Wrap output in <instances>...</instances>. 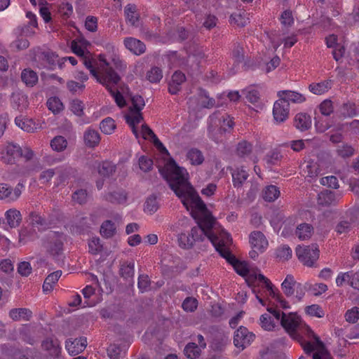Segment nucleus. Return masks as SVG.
<instances>
[{
  "mask_svg": "<svg viewBox=\"0 0 359 359\" xmlns=\"http://www.w3.org/2000/svg\"><path fill=\"white\" fill-rule=\"evenodd\" d=\"M340 113L344 117H353L359 114V109L355 103L348 102L341 106Z\"/></svg>",
  "mask_w": 359,
  "mask_h": 359,
  "instance_id": "c03bdc74",
  "label": "nucleus"
},
{
  "mask_svg": "<svg viewBox=\"0 0 359 359\" xmlns=\"http://www.w3.org/2000/svg\"><path fill=\"white\" fill-rule=\"evenodd\" d=\"M333 86V80L327 79L320 82H313L309 85V90L317 95H321L329 91Z\"/></svg>",
  "mask_w": 359,
  "mask_h": 359,
  "instance_id": "dca6fc26",
  "label": "nucleus"
},
{
  "mask_svg": "<svg viewBox=\"0 0 359 359\" xmlns=\"http://www.w3.org/2000/svg\"><path fill=\"white\" fill-rule=\"evenodd\" d=\"M29 223L33 226L46 228L48 226V223L40 215L35 212H31L29 215Z\"/></svg>",
  "mask_w": 359,
  "mask_h": 359,
  "instance_id": "8fccbe9b",
  "label": "nucleus"
},
{
  "mask_svg": "<svg viewBox=\"0 0 359 359\" xmlns=\"http://www.w3.org/2000/svg\"><path fill=\"white\" fill-rule=\"evenodd\" d=\"M120 275L126 280L132 278L134 276V263H123L120 268Z\"/></svg>",
  "mask_w": 359,
  "mask_h": 359,
  "instance_id": "5fc2aeb1",
  "label": "nucleus"
},
{
  "mask_svg": "<svg viewBox=\"0 0 359 359\" xmlns=\"http://www.w3.org/2000/svg\"><path fill=\"white\" fill-rule=\"evenodd\" d=\"M198 306V301L194 297H187L182 302V309L187 312L194 311Z\"/></svg>",
  "mask_w": 359,
  "mask_h": 359,
  "instance_id": "338daca9",
  "label": "nucleus"
},
{
  "mask_svg": "<svg viewBox=\"0 0 359 359\" xmlns=\"http://www.w3.org/2000/svg\"><path fill=\"white\" fill-rule=\"evenodd\" d=\"M90 53L88 51L87 52V55H86L85 57H82L81 59V60L82 61V63L83 64V65L88 69H89L90 74L95 78L97 76V74L99 71H97L95 68V65L96 63V61L94 59H90Z\"/></svg>",
  "mask_w": 359,
  "mask_h": 359,
  "instance_id": "4d7b16f0",
  "label": "nucleus"
},
{
  "mask_svg": "<svg viewBox=\"0 0 359 359\" xmlns=\"http://www.w3.org/2000/svg\"><path fill=\"white\" fill-rule=\"evenodd\" d=\"M201 101L197 104L196 108H212L215 104V100L209 97L205 90H202L200 93Z\"/></svg>",
  "mask_w": 359,
  "mask_h": 359,
  "instance_id": "de8ad7c7",
  "label": "nucleus"
},
{
  "mask_svg": "<svg viewBox=\"0 0 359 359\" xmlns=\"http://www.w3.org/2000/svg\"><path fill=\"white\" fill-rule=\"evenodd\" d=\"M297 41V36L292 34L291 36L284 38L281 41L271 40V44L275 50H276L283 43L285 48H290Z\"/></svg>",
  "mask_w": 359,
  "mask_h": 359,
  "instance_id": "37998d69",
  "label": "nucleus"
},
{
  "mask_svg": "<svg viewBox=\"0 0 359 359\" xmlns=\"http://www.w3.org/2000/svg\"><path fill=\"white\" fill-rule=\"evenodd\" d=\"M6 218L11 228L18 226L22 220L20 212L16 209L8 210L6 212Z\"/></svg>",
  "mask_w": 359,
  "mask_h": 359,
  "instance_id": "f704fd0d",
  "label": "nucleus"
},
{
  "mask_svg": "<svg viewBox=\"0 0 359 359\" xmlns=\"http://www.w3.org/2000/svg\"><path fill=\"white\" fill-rule=\"evenodd\" d=\"M294 125L297 129L305 131L311 128V118L306 113H299L294 117Z\"/></svg>",
  "mask_w": 359,
  "mask_h": 359,
  "instance_id": "b1692460",
  "label": "nucleus"
},
{
  "mask_svg": "<svg viewBox=\"0 0 359 359\" xmlns=\"http://www.w3.org/2000/svg\"><path fill=\"white\" fill-rule=\"evenodd\" d=\"M87 346V339L86 337H80L72 340L66 341L65 347L72 355H76L81 353Z\"/></svg>",
  "mask_w": 359,
  "mask_h": 359,
  "instance_id": "4468645a",
  "label": "nucleus"
},
{
  "mask_svg": "<svg viewBox=\"0 0 359 359\" xmlns=\"http://www.w3.org/2000/svg\"><path fill=\"white\" fill-rule=\"evenodd\" d=\"M126 20L131 26L137 27L140 25V15L137 13V6L135 4H129L124 9Z\"/></svg>",
  "mask_w": 359,
  "mask_h": 359,
  "instance_id": "a211bd4d",
  "label": "nucleus"
},
{
  "mask_svg": "<svg viewBox=\"0 0 359 359\" xmlns=\"http://www.w3.org/2000/svg\"><path fill=\"white\" fill-rule=\"evenodd\" d=\"M15 124L22 130L28 133L34 132L36 128L35 123L32 119L23 118L22 117H16L15 119Z\"/></svg>",
  "mask_w": 359,
  "mask_h": 359,
  "instance_id": "a19ab883",
  "label": "nucleus"
},
{
  "mask_svg": "<svg viewBox=\"0 0 359 359\" xmlns=\"http://www.w3.org/2000/svg\"><path fill=\"white\" fill-rule=\"evenodd\" d=\"M11 104L13 108L22 111L27 106V97L20 93H13L11 95Z\"/></svg>",
  "mask_w": 359,
  "mask_h": 359,
  "instance_id": "72a5a7b5",
  "label": "nucleus"
},
{
  "mask_svg": "<svg viewBox=\"0 0 359 359\" xmlns=\"http://www.w3.org/2000/svg\"><path fill=\"white\" fill-rule=\"evenodd\" d=\"M48 108L54 114L58 113L63 109V104L59 98L53 97L47 101Z\"/></svg>",
  "mask_w": 359,
  "mask_h": 359,
  "instance_id": "052dcab7",
  "label": "nucleus"
},
{
  "mask_svg": "<svg viewBox=\"0 0 359 359\" xmlns=\"http://www.w3.org/2000/svg\"><path fill=\"white\" fill-rule=\"evenodd\" d=\"M313 233V227L308 223L299 224L295 230V235L299 240H306L311 238Z\"/></svg>",
  "mask_w": 359,
  "mask_h": 359,
  "instance_id": "cd10ccee",
  "label": "nucleus"
},
{
  "mask_svg": "<svg viewBox=\"0 0 359 359\" xmlns=\"http://www.w3.org/2000/svg\"><path fill=\"white\" fill-rule=\"evenodd\" d=\"M62 275L61 271H56L49 274L45 279L43 284V291L46 293L53 290L54 285L57 283Z\"/></svg>",
  "mask_w": 359,
  "mask_h": 359,
  "instance_id": "c85d7f7f",
  "label": "nucleus"
},
{
  "mask_svg": "<svg viewBox=\"0 0 359 359\" xmlns=\"http://www.w3.org/2000/svg\"><path fill=\"white\" fill-rule=\"evenodd\" d=\"M6 155L2 157L7 164H13L15 160L22 156V148L14 144H9L6 148Z\"/></svg>",
  "mask_w": 359,
  "mask_h": 359,
  "instance_id": "6ab92c4d",
  "label": "nucleus"
},
{
  "mask_svg": "<svg viewBox=\"0 0 359 359\" xmlns=\"http://www.w3.org/2000/svg\"><path fill=\"white\" fill-rule=\"evenodd\" d=\"M21 79L27 86L33 87L37 83L39 77L36 72L28 68L22 70Z\"/></svg>",
  "mask_w": 359,
  "mask_h": 359,
  "instance_id": "c756f323",
  "label": "nucleus"
},
{
  "mask_svg": "<svg viewBox=\"0 0 359 359\" xmlns=\"http://www.w3.org/2000/svg\"><path fill=\"white\" fill-rule=\"evenodd\" d=\"M22 187V185L20 184H18L15 189L7 184H0V200L16 201L21 195Z\"/></svg>",
  "mask_w": 359,
  "mask_h": 359,
  "instance_id": "9d476101",
  "label": "nucleus"
},
{
  "mask_svg": "<svg viewBox=\"0 0 359 359\" xmlns=\"http://www.w3.org/2000/svg\"><path fill=\"white\" fill-rule=\"evenodd\" d=\"M116 170V166L111 162L104 161L98 167L99 174L104 177H109Z\"/></svg>",
  "mask_w": 359,
  "mask_h": 359,
  "instance_id": "a18cd8bd",
  "label": "nucleus"
},
{
  "mask_svg": "<svg viewBox=\"0 0 359 359\" xmlns=\"http://www.w3.org/2000/svg\"><path fill=\"white\" fill-rule=\"evenodd\" d=\"M88 197L87 190L84 189H79L72 195V201L80 205L85 204L88 201Z\"/></svg>",
  "mask_w": 359,
  "mask_h": 359,
  "instance_id": "6e6d98bb",
  "label": "nucleus"
},
{
  "mask_svg": "<svg viewBox=\"0 0 359 359\" xmlns=\"http://www.w3.org/2000/svg\"><path fill=\"white\" fill-rule=\"evenodd\" d=\"M141 136L144 140H151L154 146L157 147V137L147 124L142 126Z\"/></svg>",
  "mask_w": 359,
  "mask_h": 359,
  "instance_id": "13d9d810",
  "label": "nucleus"
},
{
  "mask_svg": "<svg viewBox=\"0 0 359 359\" xmlns=\"http://www.w3.org/2000/svg\"><path fill=\"white\" fill-rule=\"evenodd\" d=\"M229 22L231 25L244 27L249 22V18L245 11H238L231 15Z\"/></svg>",
  "mask_w": 359,
  "mask_h": 359,
  "instance_id": "473e14b6",
  "label": "nucleus"
},
{
  "mask_svg": "<svg viewBox=\"0 0 359 359\" xmlns=\"http://www.w3.org/2000/svg\"><path fill=\"white\" fill-rule=\"evenodd\" d=\"M303 172L306 177L315 178L320 173V169L317 162L309 161L303 168Z\"/></svg>",
  "mask_w": 359,
  "mask_h": 359,
  "instance_id": "e433bc0d",
  "label": "nucleus"
},
{
  "mask_svg": "<svg viewBox=\"0 0 359 359\" xmlns=\"http://www.w3.org/2000/svg\"><path fill=\"white\" fill-rule=\"evenodd\" d=\"M126 120L135 137L139 138L140 133L136 125L139 124L143 120L141 111L130 110V114L126 116Z\"/></svg>",
  "mask_w": 359,
  "mask_h": 359,
  "instance_id": "f3484780",
  "label": "nucleus"
},
{
  "mask_svg": "<svg viewBox=\"0 0 359 359\" xmlns=\"http://www.w3.org/2000/svg\"><path fill=\"white\" fill-rule=\"evenodd\" d=\"M305 312L309 316L316 318H323L325 315L323 309L318 304H312L310 306H307L305 308Z\"/></svg>",
  "mask_w": 359,
  "mask_h": 359,
  "instance_id": "bf43d9fd",
  "label": "nucleus"
},
{
  "mask_svg": "<svg viewBox=\"0 0 359 359\" xmlns=\"http://www.w3.org/2000/svg\"><path fill=\"white\" fill-rule=\"evenodd\" d=\"M232 182L235 188H241L249 177L248 172L244 167H237L231 170Z\"/></svg>",
  "mask_w": 359,
  "mask_h": 359,
  "instance_id": "aec40b11",
  "label": "nucleus"
},
{
  "mask_svg": "<svg viewBox=\"0 0 359 359\" xmlns=\"http://www.w3.org/2000/svg\"><path fill=\"white\" fill-rule=\"evenodd\" d=\"M255 335L243 326H241L234 333L233 344L238 348L244 349L255 339Z\"/></svg>",
  "mask_w": 359,
  "mask_h": 359,
  "instance_id": "6e6552de",
  "label": "nucleus"
},
{
  "mask_svg": "<svg viewBox=\"0 0 359 359\" xmlns=\"http://www.w3.org/2000/svg\"><path fill=\"white\" fill-rule=\"evenodd\" d=\"M292 249L286 244L280 245L275 250V257L279 262L287 261L292 257Z\"/></svg>",
  "mask_w": 359,
  "mask_h": 359,
  "instance_id": "7c9ffc66",
  "label": "nucleus"
},
{
  "mask_svg": "<svg viewBox=\"0 0 359 359\" xmlns=\"http://www.w3.org/2000/svg\"><path fill=\"white\" fill-rule=\"evenodd\" d=\"M41 346L43 350L48 352L49 355L53 358H58L61 348L57 339L48 338L43 341Z\"/></svg>",
  "mask_w": 359,
  "mask_h": 359,
  "instance_id": "4be33fe9",
  "label": "nucleus"
},
{
  "mask_svg": "<svg viewBox=\"0 0 359 359\" xmlns=\"http://www.w3.org/2000/svg\"><path fill=\"white\" fill-rule=\"evenodd\" d=\"M345 319L349 323H355L359 319V308L354 306L345 313Z\"/></svg>",
  "mask_w": 359,
  "mask_h": 359,
  "instance_id": "774afa93",
  "label": "nucleus"
},
{
  "mask_svg": "<svg viewBox=\"0 0 359 359\" xmlns=\"http://www.w3.org/2000/svg\"><path fill=\"white\" fill-rule=\"evenodd\" d=\"M175 175L178 177L170 179L172 190L198 224L194 226L190 232L181 233L178 235L180 247L189 249L196 242L203 241L207 238L216 249L217 244L220 243V234L226 231L216 222L194 187L189 184L180 174Z\"/></svg>",
  "mask_w": 359,
  "mask_h": 359,
  "instance_id": "f257e3e1",
  "label": "nucleus"
},
{
  "mask_svg": "<svg viewBox=\"0 0 359 359\" xmlns=\"http://www.w3.org/2000/svg\"><path fill=\"white\" fill-rule=\"evenodd\" d=\"M32 315V312L26 308L13 309L9 311V317L15 321L29 320Z\"/></svg>",
  "mask_w": 359,
  "mask_h": 359,
  "instance_id": "a878e982",
  "label": "nucleus"
},
{
  "mask_svg": "<svg viewBox=\"0 0 359 359\" xmlns=\"http://www.w3.org/2000/svg\"><path fill=\"white\" fill-rule=\"evenodd\" d=\"M161 156L165 158H168V162L165 164L164 168L161 170L158 168V172H160L164 178L167 180L169 184L170 187L172 189L171 186V178H175V173L180 174L182 177H183L185 181L191 184L188 180V172L187 170L179 166L175 161L171 158L170 154L164 144L158 140V157ZM178 177V175H176Z\"/></svg>",
  "mask_w": 359,
  "mask_h": 359,
  "instance_id": "20e7f679",
  "label": "nucleus"
},
{
  "mask_svg": "<svg viewBox=\"0 0 359 359\" xmlns=\"http://www.w3.org/2000/svg\"><path fill=\"white\" fill-rule=\"evenodd\" d=\"M267 311L277 321L280 320L281 326L292 338L300 343L306 354L313 352V359H323L326 353L324 344L310 327L302 321L300 316L294 313L286 314L273 307H268Z\"/></svg>",
  "mask_w": 359,
  "mask_h": 359,
  "instance_id": "f03ea898",
  "label": "nucleus"
},
{
  "mask_svg": "<svg viewBox=\"0 0 359 359\" xmlns=\"http://www.w3.org/2000/svg\"><path fill=\"white\" fill-rule=\"evenodd\" d=\"M274 319L269 313H264L259 318V325L266 331H273L276 327Z\"/></svg>",
  "mask_w": 359,
  "mask_h": 359,
  "instance_id": "79ce46f5",
  "label": "nucleus"
},
{
  "mask_svg": "<svg viewBox=\"0 0 359 359\" xmlns=\"http://www.w3.org/2000/svg\"><path fill=\"white\" fill-rule=\"evenodd\" d=\"M250 243L252 248L257 249L261 253L266 250L269 245L264 233L259 231H252L250 234Z\"/></svg>",
  "mask_w": 359,
  "mask_h": 359,
  "instance_id": "9b49d317",
  "label": "nucleus"
},
{
  "mask_svg": "<svg viewBox=\"0 0 359 359\" xmlns=\"http://www.w3.org/2000/svg\"><path fill=\"white\" fill-rule=\"evenodd\" d=\"M320 112L324 116H330L334 110L333 103L330 100H325L319 107Z\"/></svg>",
  "mask_w": 359,
  "mask_h": 359,
  "instance_id": "69168bd1",
  "label": "nucleus"
},
{
  "mask_svg": "<svg viewBox=\"0 0 359 359\" xmlns=\"http://www.w3.org/2000/svg\"><path fill=\"white\" fill-rule=\"evenodd\" d=\"M278 96L289 104L290 102L301 104L306 100L304 95L294 90H280L278 92Z\"/></svg>",
  "mask_w": 359,
  "mask_h": 359,
  "instance_id": "2eb2a0df",
  "label": "nucleus"
},
{
  "mask_svg": "<svg viewBox=\"0 0 359 359\" xmlns=\"http://www.w3.org/2000/svg\"><path fill=\"white\" fill-rule=\"evenodd\" d=\"M253 145L247 140H241L236 147V154L244 160L252 159Z\"/></svg>",
  "mask_w": 359,
  "mask_h": 359,
  "instance_id": "5701e85b",
  "label": "nucleus"
},
{
  "mask_svg": "<svg viewBox=\"0 0 359 359\" xmlns=\"http://www.w3.org/2000/svg\"><path fill=\"white\" fill-rule=\"evenodd\" d=\"M138 163L140 170L145 172L150 171L154 165L153 160L147 156L140 157Z\"/></svg>",
  "mask_w": 359,
  "mask_h": 359,
  "instance_id": "680f3d73",
  "label": "nucleus"
},
{
  "mask_svg": "<svg viewBox=\"0 0 359 359\" xmlns=\"http://www.w3.org/2000/svg\"><path fill=\"white\" fill-rule=\"evenodd\" d=\"M255 278L262 284V290L266 295L276 297V291L273 288V285L269 279L265 277L263 274H259Z\"/></svg>",
  "mask_w": 359,
  "mask_h": 359,
  "instance_id": "ea45409f",
  "label": "nucleus"
},
{
  "mask_svg": "<svg viewBox=\"0 0 359 359\" xmlns=\"http://www.w3.org/2000/svg\"><path fill=\"white\" fill-rule=\"evenodd\" d=\"M184 355L190 359H195L201 353L200 347L195 343H189L184 348Z\"/></svg>",
  "mask_w": 359,
  "mask_h": 359,
  "instance_id": "3c124183",
  "label": "nucleus"
},
{
  "mask_svg": "<svg viewBox=\"0 0 359 359\" xmlns=\"http://www.w3.org/2000/svg\"><path fill=\"white\" fill-rule=\"evenodd\" d=\"M279 20L281 25L285 27H290L294 24V18L290 10L284 11L282 13Z\"/></svg>",
  "mask_w": 359,
  "mask_h": 359,
  "instance_id": "0e129e2a",
  "label": "nucleus"
},
{
  "mask_svg": "<svg viewBox=\"0 0 359 359\" xmlns=\"http://www.w3.org/2000/svg\"><path fill=\"white\" fill-rule=\"evenodd\" d=\"M232 238L227 231L220 234V243L217 244L216 250L221 257L224 258L234 269L235 271L243 277L248 276L249 273L248 266L246 262L239 261L231 252Z\"/></svg>",
  "mask_w": 359,
  "mask_h": 359,
  "instance_id": "7ed1b4c3",
  "label": "nucleus"
},
{
  "mask_svg": "<svg viewBox=\"0 0 359 359\" xmlns=\"http://www.w3.org/2000/svg\"><path fill=\"white\" fill-rule=\"evenodd\" d=\"M115 231L114 224L110 220L103 222L100 228V233L105 238L112 237L115 233Z\"/></svg>",
  "mask_w": 359,
  "mask_h": 359,
  "instance_id": "864d4df0",
  "label": "nucleus"
},
{
  "mask_svg": "<svg viewBox=\"0 0 359 359\" xmlns=\"http://www.w3.org/2000/svg\"><path fill=\"white\" fill-rule=\"evenodd\" d=\"M297 281L292 275L288 274L281 284L282 290L287 297L294 295V289Z\"/></svg>",
  "mask_w": 359,
  "mask_h": 359,
  "instance_id": "2f4dec72",
  "label": "nucleus"
},
{
  "mask_svg": "<svg viewBox=\"0 0 359 359\" xmlns=\"http://www.w3.org/2000/svg\"><path fill=\"white\" fill-rule=\"evenodd\" d=\"M104 199L112 203H122L126 201V196L123 191H113L107 194Z\"/></svg>",
  "mask_w": 359,
  "mask_h": 359,
  "instance_id": "09e8293b",
  "label": "nucleus"
},
{
  "mask_svg": "<svg viewBox=\"0 0 359 359\" xmlns=\"http://www.w3.org/2000/svg\"><path fill=\"white\" fill-rule=\"evenodd\" d=\"M100 129L106 135L111 134L116 129L114 120L111 117L105 118L100 122Z\"/></svg>",
  "mask_w": 359,
  "mask_h": 359,
  "instance_id": "49530a36",
  "label": "nucleus"
},
{
  "mask_svg": "<svg viewBox=\"0 0 359 359\" xmlns=\"http://www.w3.org/2000/svg\"><path fill=\"white\" fill-rule=\"evenodd\" d=\"M290 112V104L279 98L275 102L273 107V116L277 123L284 122L287 118Z\"/></svg>",
  "mask_w": 359,
  "mask_h": 359,
  "instance_id": "1a4fd4ad",
  "label": "nucleus"
},
{
  "mask_svg": "<svg viewBox=\"0 0 359 359\" xmlns=\"http://www.w3.org/2000/svg\"><path fill=\"white\" fill-rule=\"evenodd\" d=\"M123 44L126 49L136 55H140L146 51L145 44L142 41L134 37L125 38Z\"/></svg>",
  "mask_w": 359,
  "mask_h": 359,
  "instance_id": "ddd939ff",
  "label": "nucleus"
},
{
  "mask_svg": "<svg viewBox=\"0 0 359 359\" xmlns=\"http://www.w3.org/2000/svg\"><path fill=\"white\" fill-rule=\"evenodd\" d=\"M50 146L54 151H62L67 146V140L62 136H56L50 142Z\"/></svg>",
  "mask_w": 359,
  "mask_h": 359,
  "instance_id": "603ef678",
  "label": "nucleus"
},
{
  "mask_svg": "<svg viewBox=\"0 0 359 359\" xmlns=\"http://www.w3.org/2000/svg\"><path fill=\"white\" fill-rule=\"evenodd\" d=\"M186 77L184 74L180 71H176L172 76L171 81L168 84V90L171 94H177L180 88L181 85L185 81Z\"/></svg>",
  "mask_w": 359,
  "mask_h": 359,
  "instance_id": "412c9836",
  "label": "nucleus"
},
{
  "mask_svg": "<svg viewBox=\"0 0 359 359\" xmlns=\"http://www.w3.org/2000/svg\"><path fill=\"white\" fill-rule=\"evenodd\" d=\"M243 94L245 95L247 101L253 104H257L259 100V93L258 90L254 88H249L244 90Z\"/></svg>",
  "mask_w": 359,
  "mask_h": 359,
  "instance_id": "e2e57ef3",
  "label": "nucleus"
},
{
  "mask_svg": "<svg viewBox=\"0 0 359 359\" xmlns=\"http://www.w3.org/2000/svg\"><path fill=\"white\" fill-rule=\"evenodd\" d=\"M320 250L316 244L300 246L296 248V255L299 260L304 265L311 267L319 258Z\"/></svg>",
  "mask_w": 359,
  "mask_h": 359,
  "instance_id": "423d86ee",
  "label": "nucleus"
},
{
  "mask_svg": "<svg viewBox=\"0 0 359 359\" xmlns=\"http://www.w3.org/2000/svg\"><path fill=\"white\" fill-rule=\"evenodd\" d=\"M96 80L106 87L107 90L112 89L121 81V76L111 67H100Z\"/></svg>",
  "mask_w": 359,
  "mask_h": 359,
  "instance_id": "0eeeda50",
  "label": "nucleus"
},
{
  "mask_svg": "<svg viewBox=\"0 0 359 359\" xmlns=\"http://www.w3.org/2000/svg\"><path fill=\"white\" fill-rule=\"evenodd\" d=\"M85 144L88 147H95L100 143V135L95 129L88 128L83 135Z\"/></svg>",
  "mask_w": 359,
  "mask_h": 359,
  "instance_id": "393cba45",
  "label": "nucleus"
},
{
  "mask_svg": "<svg viewBox=\"0 0 359 359\" xmlns=\"http://www.w3.org/2000/svg\"><path fill=\"white\" fill-rule=\"evenodd\" d=\"M279 189L275 185L266 186L262 191L263 198L266 201L273 202L280 196Z\"/></svg>",
  "mask_w": 359,
  "mask_h": 359,
  "instance_id": "c9c22d12",
  "label": "nucleus"
},
{
  "mask_svg": "<svg viewBox=\"0 0 359 359\" xmlns=\"http://www.w3.org/2000/svg\"><path fill=\"white\" fill-rule=\"evenodd\" d=\"M62 236L56 232L48 233L43 242V246L46 248L47 252L56 259L59 257L63 252Z\"/></svg>",
  "mask_w": 359,
  "mask_h": 359,
  "instance_id": "39448f33",
  "label": "nucleus"
},
{
  "mask_svg": "<svg viewBox=\"0 0 359 359\" xmlns=\"http://www.w3.org/2000/svg\"><path fill=\"white\" fill-rule=\"evenodd\" d=\"M186 158L192 165H201L204 161L202 151L196 148L189 149L186 154Z\"/></svg>",
  "mask_w": 359,
  "mask_h": 359,
  "instance_id": "bb28decb",
  "label": "nucleus"
},
{
  "mask_svg": "<svg viewBox=\"0 0 359 359\" xmlns=\"http://www.w3.org/2000/svg\"><path fill=\"white\" fill-rule=\"evenodd\" d=\"M76 174V170L70 166H66L65 168H61L59 171L57 184L65 183L72 177H74Z\"/></svg>",
  "mask_w": 359,
  "mask_h": 359,
  "instance_id": "4c0bfd02",
  "label": "nucleus"
},
{
  "mask_svg": "<svg viewBox=\"0 0 359 359\" xmlns=\"http://www.w3.org/2000/svg\"><path fill=\"white\" fill-rule=\"evenodd\" d=\"M37 238V233L33 228L26 227L20 231L19 243L25 244L26 243L34 241Z\"/></svg>",
  "mask_w": 359,
  "mask_h": 359,
  "instance_id": "58836bf2",
  "label": "nucleus"
},
{
  "mask_svg": "<svg viewBox=\"0 0 359 359\" xmlns=\"http://www.w3.org/2000/svg\"><path fill=\"white\" fill-rule=\"evenodd\" d=\"M341 195L330 190H325L318 194V204L322 206L334 205L341 198Z\"/></svg>",
  "mask_w": 359,
  "mask_h": 359,
  "instance_id": "f8f14e48",
  "label": "nucleus"
}]
</instances>
